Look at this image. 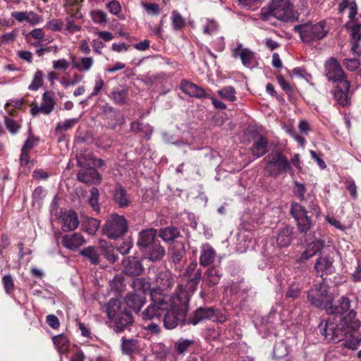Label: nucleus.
<instances>
[{"mask_svg": "<svg viewBox=\"0 0 361 361\" xmlns=\"http://www.w3.org/2000/svg\"><path fill=\"white\" fill-rule=\"evenodd\" d=\"M350 300L343 296L338 300V305L330 313L336 314L329 317L324 325H319L320 331L325 339L329 342L338 343L344 339L350 329L357 330L360 322L355 318L356 312L350 310Z\"/></svg>", "mask_w": 361, "mask_h": 361, "instance_id": "obj_1", "label": "nucleus"}, {"mask_svg": "<svg viewBox=\"0 0 361 361\" xmlns=\"http://www.w3.org/2000/svg\"><path fill=\"white\" fill-rule=\"evenodd\" d=\"M190 294L182 287L174 294L171 295V306L166 310L163 319L164 326L169 330L175 329L180 322L184 324L188 310V306L190 301Z\"/></svg>", "mask_w": 361, "mask_h": 361, "instance_id": "obj_2", "label": "nucleus"}, {"mask_svg": "<svg viewBox=\"0 0 361 361\" xmlns=\"http://www.w3.org/2000/svg\"><path fill=\"white\" fill-rule=\"evenodd\" d=\"M150 303L142 312L145 321L160 320L164 312L171 306V295L163 293L161 288L150 290Z\"/></svg>", "mask_w": 361, "mask_h": 361, "instance_id": "obj_3", "label": "nucleus"}, {"mask_svg": "<svg viewBox=\"0 0 361 361\" xmlns=\"http://www.w3.org/2000/svg\"><path fill=\"white\" fill-rule=\"evenodd\" d=\"M298 16L289 0H271L267 7L261 9L259 13L263 20H269L271 17H274L284 22L298 20Z\"/></svg>", "mask_w": 361, "mask_h": 361, "instance_id": "obj_4", "label": "nucleus"}, {"mask_svg": "<svg viewBox=\"0 0 361 361\" xmlns=\"http://www.w3.org/2000/svg\"><path fill=\"white\" fill-rule=\"evenodd\" d=\"M265 163L264 171L271 177H278L281 173H293L292 166L288 159L279 150H273L263 159Z\"/></svg>", "mask_w": 361, "mask_h": 361, "instance_id": "obj_5", "label": "nucleus"}, {"mask_svg": "<svg viewBox=\"0 0 361 361\" xmlns=\"http://www.w3.org/2000/svg\"><path fill=\"white\" fill-rule=\"evenodd\" d=\"M294 30L299 33L302 41L305 43H310L324 38L328 33L325 21L318 23H305L296 25Z\"/></svg>", "mask_w": 361, "mask_h": 361, "instance_id": "obj_6", "label": "nucleus"}, {"mask_svg": "<svg viewBox=\"0 0 361 361\" xmlns=\"http://www.w3.org/2000/svg\"><path fill=\"white\" fill-rule=\"evenodd\" d=\"M128 228V222L124 216L112 214L106 219L103 232L108 238L116 239L123 236Z\"/></svg>", "mask_w": 361, "mask_h": 361, "instance_id": "obj_7", "label": "nucleus"}, {"mask_svg": "<svg viewBox=\"0 0 361 361\" xmlns=\"http://www.w3.org/2000/svg\"><path fill=\"white\" fill-rule=\"evenodd\" d=\"M205 320L222 323L226 321V317L213 307H200L194 312L192 317L187 321V324L196 325Z\"/></svg>", "mask_w": 361, "mask_h": 361, "instance_id": "obj_8", "label": "nucleus"}, {"mask_svg": "<svg viewBox=\"0 0 361 361\" xmlns=\"http://www.w3.org/2000/svg\"><path fill=\"white\" fill-rule=\"evenodd\" d=\"M328 287L324 283L314 285L307 292L308 301L314 307L322 308L329 300Z\"/></svg>", "mask_w": 361, "mask_h": 361, "instance_id": "obj_9", "label": "nucleus"}, {"mask_svg": "<svg viewBox=\"0 0 361 361\" xmlns=\"http://www.w3.org/2000/svg\"><path fill=\"white\" fill-rule=\"evenodd\" d=\"M324 68L325 75L329 80L336 84L341 83L343 81H348L342 67L336 59H329L325 62Z\"/></svg>", "mask_w": 361, "mask_h": 361, "instance_id": "obj_10", "label": "nucleus"}, {"mask_svg": "<svg viewBox=\"0 0 361 361\" xmlns=\"http://www.w3.org/2000/svg\"><path fill=\"white\" fill-rule=\"evenodd\" d=\"M185 274L188 277V284L185 287L183 285L178 286V290L182 287L183 290H185L189 293L190 297L197 289V285L202 277V271L200 269L197 268V263L196 262H192L187 267Z\"/></svg>", "mask_w": 361, "mask_h": 361, "instance_id": "obj_11", "label": "nucleus"}, {"mask_svg": "<svg viewBox=\"0 0 361 361\" xmlns=\"http://www.w3.org/2000/svg\"><path fill=\"white\" fill-rule=\"evenodd\" d=\"M124 303L132 311L138 313L146 303V296L143 293H128L124 298Z\"/></svg>", "mask_w": 361, "mask_h": 361, "instance_id": "obj_12", "label": "nucleus"}, {"mask_svg": "<svg viewBox=\"0 0 361 361\" xmlns=\"http://www.w3.org/2000/svg\"><path fill=\"white\" fill-rule=\"evenodd\" d=\"M350 90V82L343 81L341 83L336 84L334 91V97L336 103L342 106L349 104L348 94Z\"/></svg>", "mask_w": 361, "mask_h": 361, "instance_id": "obj_13", "label": "nucleus"}, {"mask_svg": "<svg viewBox=\"0 0 361 361\" xmlns=\"http://www.w3.org/2000/svg\"><path fill=\"white\" fill-rule=\"evenodd\" d=\"M123 272L131 276H136L142 274L143 267L137 257H127L122 260Z\"/></svg>", "mask_w": 361, "mask_h": 361, "instance_id": "obj_14", "label": "nucleus"}, {"mask_svg": "<svg viewBox=\"0 0 361 361\" xmlns=\"http://www.w3.org/2000/svg\"><path fill=\"white\" fill-rule=\"evenodd\" d=\"M314 269L317 275L321 277H323L324 275L333 274L335 271V268L333 265V259L327 256L318 257L314 264Z\"/></svg>", "mask_w": 361, "mask_h": 361, "instance_id": "obj_15", "label": "nucleus"}, {"mask_svg": "<svg viewBox=\"0 0 361 361\" xmlns=\"http://www.w3.org/2000/svg\"><path fill=\"white\" fill-rule=\"evenodd\" d=\"M307 243V247L302 252L300 257L297 259L300 263H302L310 258L312 257L320 252L324 247V241L322 240H317L314 237V240Z\"/></svg>", "mask_w": 361, "mask_h": 361, "instance_id": "obj_16", "label": "nucleus"}, {"mask_svg": "<svg viewBox=\"0 0 361 361\" xmlns=\"http://www.w3.org/2000/svg\"><path fill=\"white\" fill-rule=\"evenodd\" d=\"M81 169L77 174V179L84 183L97 184L100 183L102 177L94 168L86 167Z\"/></svg>", "mask_w": 361, "mask_h": 361, "instance_id": "obj_17", "label": "nucleus"}, {"mask_svg": "<svg viewBox=\"0 0 361 361\" xmlns=\"http://www.w3.org/2000/svg\"><path fill=\"white\" fill-rule=\"evenodd\" d=\"M156 236L157 231L154 228H147L141 231L139 233V238L137 243L141 251L149 247L151 245L157 241L155 240Z\"/></svg>", "mask_w": 361, "mask_h": 361, "instance_id": "obj_18", "label": "nucleus"}, {"mask_svg": "<svg viewBox=\"0 0 361 361\" xmlns=\"http://www.w3.org/2000/svg\"><path fill=\"white\" fill-rule=\"evenodd\" d=\"M180 88L185 94L190 97L196 98L208 97V94H207L203 88L188 80H182L180 84Z\"/></svg>", "mask_w": 361, "mask_h": 361, "instance_id": "obj_19", "label": "nucleus"}, {"mask_svg": "<svg viewBox=\"0 0 361 361\" xmlns=\"http://www.w3.org/2000/svg\"><path fill=\"white\" fill-rule=\"evenodd\" d=\"M216 257L215 250L208 243L202 244L200 247V264L203 267L212 264Z\"/></svg>", "mask_w": 361, "mask_h": 361, "instance_id": "obj_20", "label": "nucleus"}, {"mask_svg": "<svg viewBox=\"0 0 361 361\" xmlns=\"http://www.w3.org/2000/svg\"><path fill=\"white\" fill-rule=\"evenodd\" d=\"M114 329L116 333L122 332L126 326L133 322V317L129 311L125 310L121 312L114 319Z\"/></svg>", "mask_w": 361, "mask_h": 361, "instance_id": "obj_21", "label": "nucleus"}, {"mask_svg": "<svg viewBox=\"0 0 361 361\" xmlns=\"http://www.w3.org/2000/svg\"><path fill=\"white\" fill-rule=\"evenodd\" d=\"M62 244L64 247L70 250H75L84 244L83 236L80 233H73L66 235L62 238Z\"/></svg>", "mask_w": 361, "mask_h": 361, "instance_id": "obj_22", "label": "nucleus"}, {"mask_svg": "<svg viewBox=\"0 0 361 361\" xmlns=\"http://www.w3.org/2000/svg\"><path fill=\"white\" fill-rule=\"evenodd\" d=\"M222 276L221 271L219 268L212 267L209 268L203 276L204 282L209 286L217 285Z\"/></svg>", "mask_w": 361, "mask_h": 361, "instance_id": "obj_23", "label": "nucleus"}, {"mask_svg": "<svg viewBox=\"0 0 361 361\" xmlns=\"http://www.w3.org/2000/svg\"><path fill=\"white\" fill-rule=\"evenodd\" d=\"M151 261H157L161 259L165 254L164 247L160 245L158 241L151 245L149 247L146 248L142 251Z\"/></svg>", "mask_w": 361, "mask_h": 361, "instance_id": "obj_24", "label": "nucleus"}, {"mask_svg": "<svg viewBox=\"0 0 361 361\" xmlns=\"http://www.w3.org/2000/svg\"><path fill=\"white\" fill-rule=\"evenodd\" d=\"M63 221L62 230L65 232L75 230L79 224L78 216L73 211L65 212L62 216Z\"/></svg>", "mask_w": 361, "mask_h": 361, "instance_id": "obj_25", "label": "nucleus"}, {"mask_svg": "<svg viewBox=\"0 0 361 361\" xmlns=\"http://www.w3.org/2000/svg\"><path fill=\"white\" fill-rule=\"evenodd\" d=\"M233 56L234 57L239 56L244 66H250L252 65L254 53L248 49H243L242 44H238L237 47L233 51Z\"/></svg>", "mask_w": 361, "mask_h": 361, "instance_id": "obj_26", "label": "nucleus"}, {"mask_svg": "<svg viewBox=\"0 0 361 361\" xmlns=\"http://www.w3.org/2000/svg\"><path fill=\"white\" fill-rule=\"evenodd\" d=\"M71 63L73 68L77 69L79 72H87L92 67L94 59L92 57H82L77 59L75 56H73Z\"/></svg>", "mask_w": 361, "mask_h": 361, "instance_id": "obj_27", "label": "nucleus"}, {"mask_svg": "<svg viewBox=\"0 0 361 361\" xmlns=\"http://www.w3.org/2000/svg\"><path fill=\"white\" fill-rule=\"evenodd\" d=\"M292 240L293 231L291 227L286 226L279 230L276 238V242L279 246L287 247L290 244Z\"/></svg>", "mask_w": 361, "mask_h": 361, "instance_id": "obj_28", "label": "nucleus"}, {"mask_svg": "<svg viewBox=\"0 0 361 361\" xmlns=\"http://www.w3.org/2000/svg\"><path fill=\"white\" fill-rule=\"evenodd\" d=\"M345 9L349 10L348 18L349 20H358L355 18L357 14V6L354 0H343L338 6V11L340 13L343 12Z\"/></svg>", "mask_w": 361, "mask_h": 361, "instance_id": "obj_29", "label": "nucleus"}, {"mask_svg": "<svg viewBox=\"0 0 361 361\" xmlns=\"http://www.w3.org/2000/svg\"><path fill=\"white\" fill-rule=\"evenodd\" d=\"M345 27L350 33L351 41H361V23L359 20H348Z\"/></svg>", "mask_w": 361, "mask_h": 361, "instance_id": "obj_30", "label": "nucleus"}, {"mask_svg": "<svg viewBox=\"0 0 361 361\" xmlns=\"http://www.w3.org/2000/svg\"><path fill=\"white\" fill-rule=\"evenodd\" d=\"M252 152L255 157L259 158L267 152V140L264 136H260L255 141L252 148Z\"/></svg>", "mask_w": 361, "mask_h": 361, "instance_id": "obj_31", "label": "nucleus"}, {"mask_svg": "<svg viewBox=\"0 0 361 361\" xmlns=\"http://www.w3.org/2000/svg\"><path fill=\"white\" fill-rule=\"evenodd\" d=\"M170 253L173 262H180L185 253L184 244L180 242H173L170 249Z\"/></svg>", "mask_w": 361, "mask_h": 361, "instance_id": "obj_32", "label": "nucleus"}, {"mask_svg": "<svg viewBox=\"0 0 361 361\" xmlns=\"http://www.w3.org/2000/svg\"><path fill=\"white\" fill-rule=\"evenodd\" d=\"M114 200L119 207H126L129 204V198L128 197L126 190L123 187L118 186L114 193Z\"/></svg>", "mask_w": 361, "mask_h": 361, "instance_id": "obj_33", "label": "nucleus"}, {"mask_svg": "<svg viewBox=\"0 0 361 361\" xmlns=\"http://www.w3.org/2000/svg\"><path fill=\"white\" fill-rule=\"evenodd\" d=\"M121 302L118 299L111 298L106 305V312L109 319H114L121 312Z\"/></svg>", "mask_w": 361, "mask_h": 361, "instance_id": "obj_34", "label": "nucleus"}, {"mask_svg": "<svg viewBox=\"0 0 361 361\" xmlns=\"http://www.w3.org/2000/svg\"><path fill=\"white\" fill-rule=\"evenodd\" d=\"M357 330L350 329L347 334H350V338L343 343L344 346L351 350H356L361 344V333H357Z\"/></svg>", "mask_w": 361, "mask_h": 361, "instance_id": "obj_35", "label": "nucleus"}, {"mask_svg": "<svg viewBox=\"0 0 361 361\" xmlns=\"http://www.w3.org/2000/svg\"><path fill=\"white\" fill-rule=\"evenodd\" d=\"M303 288V285L300 281H293L290 283L286 293V298L295 300L298 298Z\"/></svg>", "mask_w": 361, "mask_h": 361, "instance_id": "obj_36", "label": "nucleus"}, {"mask_svg": "<svg viewBox=\"0 0 361 361\" xmlns=\"http://www.w3.org/2000/svg\"><path fill=\"white\" fill-rule=\"evenodd\" d=\"M159 284L157 288H161V291L164 293V290L171 288L173 285V278L168 271L161 273L159 275L157 279Z\"/></svg>", "mask_w": 361, "mask_h": 361, "instance_id": "obj_37", "label": "nucleus"}, {"mask_svg": "<svg viewBox=\"0 0 361 361\" xmlns=\"http://www.w3.org/2000/svg\"><path fill=\"white\" fill-rule=\"evenodd\" d=\"M137 340L134 338L127 339L125 337L121 338V350L123 353L130 355L135 352L138 348Z\"/></svg>", "mask_w": 361, "mask_h": 361, "instance_id": "obj_38", "label": "nucleus"}, {"mask_svg": "<svg viewBox=\"0 0 361 361\" xmlns=\"http://www.w3.org/2000/svg\"><path fill=\"white\" fill-rule=\"evenodd\" d=\"M128 91L126 89L114 90L110 95V98L114 102L118 105H123L127 102Z\"/></svg>", "mask_w": 361, "mask_h": 361, "instance_id": "obj_39", "label": "nucleus"}, {"mask_svg": "<svg viewBox=\"0 0 361 361\" xmlns=\"http://www.w3.org/2000/svg\"><path fill=\"white\" fill-rule=\"evenodd\" d=\"M133 292L145 294L146 290L150 288V283L145 279H135L132 283Z\"/></svg>", "mask_w": 361, "mask_h": 361, "instance_id": "obj_40", "label": "nucleus"}, {"mask_svg": "<svg viewBox=\"0 0 361 361\" xmlns=\"http://www.w3.org/2000/svg\"><path fill=\"white\" fill-rule=\"evenodd\" d=\"M194 344V341L191 339L180 338L175 342L174 350L180 355H185L186 352Z\"/></svg>", "mask_w": 361, "mask_h": 361, "instance_id": "obj_41", "label": "nucleus"}, {"mask_svg": "<svg viewBox=\"0 0 361 361\" xmlns=\"http://www.w3.org/2000/svg\"><path fill=\"white\" fill-rule=\"evenodd\" d=\"M95 157L92 152L85 151L77 155L78 165L81 167H92V164L94 161Z\"/></svg>", "mask_w": 361, "mask_h": 361, "instance_id": "obj_42", "label": "nucleus"}, {"mask_svg": "<svg viewBox=\"0 0 361 361\" xmlns=\"http://www.w3.org/2000/svg\"><path fill=\"white\" fill-rule=\"evenodd\" d=\"M218 95L227 101L235 102L237 99L236 91L233 86H225L217 91Z\"/></svg>", "mask_w": 361, "mask_h": 361, "instance_id": "obj_43", "label": "nucleus"}, {"mask_svg": "<svg viewBox=\"0 0 361 361\" xmlns=\"http://www.w3.org/2000/svg\"><path fill=\"white\" fill-rule=\"evenodd\" d=\"M179 234L177 228L173 226L161 228L159 232V236L165 241L173 240L179 236Z\"/></svg>", "mask_w": 361, "mask_h": 361, "instance_id": "obj_44", "label": "nucleus"}, {"mask_svg": "<svg viewBox=\"0 0 361 361\" xmlns=\"http://www.w3.org/2000/svg\"><path fill=\"white\" fill-rule=\"evenodd\" d=\"M289 353V348L283 341L279 342L275 344L273 355L274 357L276 360H279L281 358L285 357L288 356Z\"/></svg>", "mask_w": 361, "mask_h": 361, "instance_id": "obj_45", "label": "nucleus"}, {"mask_svg": "<svg viewBox=\"0 0 361 361\" xmlns=\"http://www.w3.org/2000/svg\"><path fill=\"white\" fill-rule=\"evenodd\" d=\"M53 342L59 353L63 354L67 352L69 347V342L67 338L63 334H59L53 338Z\"/></svg>", "mask_w": 361, "mask_h": 361, "instance_id": "obj_46", "label": "nucleus"}, {"mask_svg": "<svg viewBox=\"0 0 361 361\" xmlns=\"http://www.w3.org/2000/svg\"><path fill=\"white\" fill-rule=\"evenodd\" d=\"M54 101L49 95V93L45 92L42 95V103L40 105V109L44 114H49L54 109Z\"/></svg>", "mask_w": 361, "mask_h": 361, "instance_id": "obj_47", "label": "nucleus"}, {"mask_svg": "<svg viewBox=\"0 0 361 361\" xmlns=\"http://www.w3.org/2000/svg\"><path fill=\"white\" fill-rule=\"evenodd\" d=\"M80 255L87 258L92 264L99 263V254L94 247L89 246L80 251Z\"/></svg>", "mask_w": 361, "mask_h": 361, "instance_id": "obj_48", "label": "nucleus"}, {"mask_svg": "<svg viewBox=\"0 0 361 361\" xmlns=\"http://www.w3.org/2000/svg\"><path fill=\"white\" fill-rule=\"evenodd\" d=\"M171 21L175 30L181 29L185 25V18L176 11H173L171 13Z\"/></svg>", "mask_w": 361, "mask_h": 361, "instance_id": "obj_49", "label": "nucleus"}, {"mask_svg": "<svg viewBox=\"0 0 361 361\" xmlns=\"http://www.w3.org/2000/svg\"><path fill=\"white\" fill-rule=\"evenodd\" d=\"M43 73L40 70H37L33 77L32 82L28 87V89L32 91L37 90L43 85Z\"/></svg>", "mask_w": 361, "mask_h": 361, "instance_id": "obj_50", "label": "nucleus"}, {"mask_svg": "<svg viewBox=\"0 0 361 361\" xmlns=\"http://www.w3.org/2000/svg\"><path fill=\"white\" fill-rule=\"evenodd\" d=\"M290 214L296 221L300 218L306 216L307 211L301 204L297 202H294L291 204Z\"/></svg>", "mask_w": 361, "mask_h": 361, "instance_id": "obj_51", "label": "nucleus"}, {"mask_svg": "<svg viewBox=\"0 0 361 361\" xmlns=\"http://www.w3.org/2000/svg\"><path fill=\"white\" fill-rule=\"evenodd\" d=\"M298 229L301 233H307L312 227V221L307 215L295 221Z\"/></svg>", "mask_w": 361, "mask_h": 361, "instance_id": "obj_52", "label": "nucleus"}, {"mask_svg": "<svg viewBox=\"0 0 361 361\" xmlns=\"http://www.w3.org/2000/svg\"><path fill=\"white\" fill-rule=\"evenodd\" d=\"M99 195V190L97 188H93L90 191V197L89 198L90 204L92 209L97 212L100 210V207L98 203Z\"/></svg>", "mask_w": 361, "mask_h": 361, "instance_id": "obj_53", "label": "nucleus"}, {"mask_svg": "<svg viewBox=\"0 0 361 361\" xmlns=\"http://www.w3.org/2000/svg\"><path fill=\"white\" fill-rule=\"evenodd\" d=\"M4 124L8 130L13 135L16 134L20 128V124L18 121L7 116L5 117Z\"/></svg>", "mask_w": 361, "mask_h": 361, "instance_id": "obj_54", "label": "nucleus"}, {"mask_svg": "<svg viewBox=\"0 0 361 361\" xmlns=\"http://www.w3.org/2000/svg\"><path fill=\"white\" fill-rule=\"evenodd\" d=\"M219 30V25L214 20L207 19L203 27V32L207 35H212Z\"/></svg>", "mask_w": 361, "mask_h": 361, "instance_id": "obj_55", "label": "nucleus"}, {"mask_svg": "<svg viewBox=\"0 0 361 361\" xmlns=\"http://www.w3.org/2000/svg\"><path fill=\"white\" fill-rule=\"evenodd\" d=\"M92 18L96 23L104 24L107 22L106 13L101 10H96L92 12Z\"/></svg>", "mask_w": 361, "mask_h": 361, "instance_id": "obj_56", "label": "nucleus"}, {"mask_svg": "<svg viewBox=\"0 0 361 361\" xmlns=\"http://www.w3.org/2000/svg\"><path fill=\"white\" fill-rule=\"evenodd\" d=\"M276 79H277L278 83L279 84V85L281 86L282 90L284 92H286V93L288 95H289V96L292 95L293 93V87L290 86L289 82L285 80L284 77L281 75H279L277 76Z\"/></svg>", "mask_w": 361, "mask_h": 361, "instance_id": "obj_57", "label": "nucleus"}, {"mask_svg": "<svg viewBox=\"0 0 361 361\" xmlns=\"http://www.w3.org/2000/svg\"><path fill=\"white\" fill-rule=\"evenodd\" d=\"M116 116H113L109 121V125L111 128H115L117 126H121L125 123V118L120 112L116 111Z\"/></svg>", "mask_w": 361, "mask_h": 361, "instance_id": "obj_58", "label": "nucleus"}, {"mask_svg": "<svg viewBox=\"0 0 361 361\" xmlns=\"http://www.w3.org/2000/svg\"><path fill=\"white\" fill-rule=\"evenodd\" d=\"M78 122V118L66 120L64 122L59 123L56 126V130H67L74 126Z\"/></svg>", "mask_w": 361, "mask_h": 361, "instance_id": "obj_59", "label": "nucleus"}, {"mask_svg": "<svg viewBox=\"0 0 361 361\" xmlns=\"http://www.w3.org/2000/svg\"><path fill=\"white\" fill-rule=\"evenodd\" d=\"M104 85V81L102 80V78L99 76L97 77L94 80V85L92 92L88 99L98 95L101 90L103 89Z\"/></svg>", "mask_w": 361, "mask_h": 361, "instance_id": "obj_60", "label": "nucleus"}, {"mask_svg": "<svg viewBox=\"0 0 361 361\" xmlns=\"http://www.w3.org/2000/svg\"><path fill=\"white\" fill-rule=\"evenodd\" d=\"M4 289L7 293H11L14 289V283L11 275H5L2 279Z\"/></svg>", "mask_w": 361, "mask_h": 361, "instance_id": "obj_61", "label": "nucleus"}, {"mask_svg": "<svg viewBox=\"0 0 361 361\" xmlns=\"http://www.w3.org/2000/svg\"><path fill=\"white\" fill-rule=\"evenodd\" d=\"M347 190L350 192L351 197L353 199L357 198V186L355 180L352 178H348L345 182Z\"/></svg>", "mask_w": 361, "mask_h": 361, "instance_id": "obj_62", "label": "nucleus"}, {"mask_svg": "<svg viewBox=\"0 0 361 361\" xmlns=\"http://www.w3.org/2000/svg\"><path fill=\"white\" fill-rule=\"evenodd\" d=\"M106 8L114 16H117L121 11V6L120 3L116 0L109 1L106 4Z\"/></svg>", "mask_w": 361, "mask_h": 361, "instance_id": "obj_63", "label": "nucleus"}, {"mask_svg": "<svg viewBox=\"0 0 361 361\" xmlns=\"http://www.w3.org/2000/svg\"><path fill=\"white\" fill-rule=\"evenodd\" d=\"M306 188L305 185L300 183L295 182L294 194L300 200L305 199Z\"/></svg>", "mask_w": 361, "mask_h": 361, "instance_id": "obj_64", "label": "nucleus"}]
</instances>
